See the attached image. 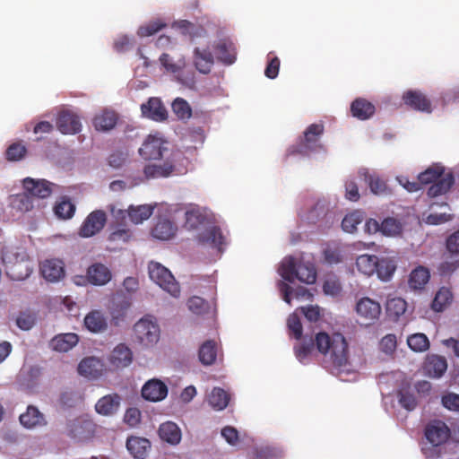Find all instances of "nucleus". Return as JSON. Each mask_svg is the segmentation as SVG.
<instances>
[{"label":"nucleus","mask_w":459,"mask_h":459,"mask_svg":"<svg viewBox=\"0 0 459 459\" xmlns=\"http://www.w3.org/2000/svg\"><path fill=\"white\" fill-rule=\"evenodd\" d=\"M183 159V154L178 150L170 152L169 156L162 164H147L143 168V174L146 179L169 178L176 170V164Z\"/></svg>","instance_id":"0eeeda50"},{"label":"nucleus","mask_w":459,"mask_h":459,"mask_svg":"<svg viewBox=\"0 0 459 459\" xmlns=\"http://www.w3.org/2000/svg\"><path fill=\"white\" fill-rule=\"evenodd\" d=\"M176 230V226L170 221L160 220L152 229V235L157 239L168 240L175 235Z\"/></svg>","instance_id":"c9c22d12"},{"label":"nucleus","mask_w":459,"mask_h":459,"mask_svg":"<svg viewBox=\"0 0 459 459\" xmlns=\"http://www.w3.org/2000/svg\"><path fill=\"white\" fill-rule=\"evenodd\" d=\"M363 221V215L361 212L355 211L347 214L342 221V228L345 232L353 233L357 230V226Z\"/></svg>","instance_id":"3c124183"},{"label":"nucleus","mask_w":459,"mask_h":459,"mask_svg":"<svg viewBox=\"0 0 459 459\" xmlns=\"http://www.w3.org/2000/svg\"><path fill=\"white\" fill-rule=\"evenodd\" d=\"M221 436L231 446H236L239 441L238 431L231 426L224 427L221 429Z\"/></svg>","instance_id":"69168bd1"},{"label":"nucleus","mask_w":459,"mask_h":459,"mask_svg":"<svg viewBox=\"0 0 459 459\" xmlns=\"http://www.w3.org/2000/svg\"><path fill=\"white\" fill-rule=\"evenodd\" d=\"M281 276L289 282L299 280L307 284H312L316 280V271L310 263L296 261L292 256L285 257L280 266Z\"/></svg>","instance_id":"7ed1b4c3"},{"label":"nucleus","mask_w":459,"mask_h":459,"mask_svg":"<svg viewBox=\"0 0 459 459\" xmlns=\"http://www.w3.org/2000/svg\"><path fill=\"white\" fill-rule=\"evenodd\" d=\"M53 183L46 179H34L31 178H26L22 180L23 189L28 193L29 195L40 199L48 197L52 192Z\"/></svg>","instance_id":"ddd939ff"},{"label":"nucleus","mask_w":459,"mask_h":459,"mask_svg":"<svg viewBox=\"0 0 459 459\" xmlns=\"http://www.w3.org/2000/svg\"><path fill=\"white\" fill-rule=\"evenodd\" d=\"M287 327L290 336L296 340H300L303 336V328L299 316L296 313H292L287 319Z\"/></svg>","instance_id":"864d4df0"},{"label":"nucleus","mask_w":459,"mask_h":459,"mask_svg":"<svg viewBox=\"0 0 459 459\" xmlns=\"http://www.w3.org/2000/svg\"><path fill=\"white\" fill-rule=\"evenodd\" d=\"M230 402V394L221 387H214L208 396V403L216 411L225 409Z\"/></svg>","instance_id":"ea45409f"},{"label":"nucleus","mask_w":459,"mask_h":459,"mask_svg":"<svg viewBox=\"0 0 459 459\" xmlns=\"http://www.w3.org/2000/svg\"><path fill=\"white\" fill-rule=\"evenodd\" d=\"M447 369L445 357L436 354L429 355L424 363L425 374L430 377L439 378Z\"/></svg>","instance_id":"4be33fe9"},{"label":"nucleus","mask_w":459,"mask_h":459,"mask_svg":"<svg viewBox=\"0 0 459 459\" xmlns=\"http://www.w3.org/2000/svg\"><path fill=\"white\" fill-rule=\"evenodd\" d=\"M117 115L111 110H104L93 118V126L98 131H109L115 127Z\"/></svg>","instance_id":"2f4dec72"},{"label":"nucleus","mask_w":459,"mask_h":459,"mask_svg":"<svg viewBox=\"0 0 459 459\" xmlns=\"http://www.w3.org/2000/svg\"><path fill=\"white\" fill-rule=\"evenodd\" d=\"M418 180L421 185L433 183L428 189L429 197H436L446 194L450 190L455 183V178L452 172L445 173V168L441 165H433L418 176Z\"/></svg>","instance_id":"f03ea898"},{"label":"nucleus","mask_w":459,"mask_h":459,"mask_svg":"<svg viewBox=\"0 0 459 459\" xmlns=\"http://www.w3.org/2000/svg\"><path fill=\"white\" fill-rule=\"evenodd\" d=\"M160 438L168 443L176 445L181 439V432L179 428L173 422L168 421L162 423L159 429Z\"/></svg>","instance_id":"f704fd0d"},{"label":"nucleus","mask_w":459,"mask_h":459,"mask_svg":"<svg viewBox=\"0 0 459 459\" xmlns=\"http://www.w3.org/2000/svg\"><path fill=\"white\" fill-rule=\"evenodd\" d=\"M133 351L125 343L117 344L108 357V362L113 369L128 367L133 362Z\"/></svg>","instance_id":"dca6fc26"},{"label":"nucleus","mask_w":459,"mask_h":459,"mask_svg":"<svg viewBox=\"0 0 459 459\" xmlns=\"http://www.w3.org/2000/svg\"><path fill=\"white\" fill-rule=\"evenodd\" d=\"M124 420L130 427H135L141 421V411L134 407L127 409L125 413Z\"/></svg>","instance_id":"e2e57ef3"},{"label":"nucleus","mask_w":459,"mask_h":459,"mask_svg":"<svg viewBox=\"0 0 459 459\" xmlns=\"http://www.w3.org/2000/svg\"><path fill=\"white\" fill-rule=\"evenodd\" d=\"M187 307L193 313L200 315L208 309L209 305L203 298L194 296L188 299Z\"/></svg>","instance_id":"13d9d810"},{"label":"nucleus","mask_w":459,"mask_h":459,"mask_svg":"<svg viewBox=\"0 0 459 459\" xmlns=\"http://www.w3.org/2000/svg\"><path fill=\"white\" fill-rule=\"evenodd\" d=\"M325 132L323 123H315L309 125L304 132L303 137H300L297 144L293 147V152L302 155H308L313 152L323 149L320 139Z\"/></svg>","instance_id":"20e7f679"},{"label":"nucleus","mask_w":459,"mask_h":459,"mask_svg":"<svg viewBox=\"0 0 459 459\" xmlns=\"http://www.w3.org/2000/svg\"><path fill=\"white\" fill-rule=\"evenodd\" d=\"M316 348L335 368L349 364L350 351L346 338L340 333L318 332L315 334Z\"/></svg>","instance_id":"f257e3e1"},{"label":"nucleus","mask_w":459,"mask_h":459,"mask_svg":"<svg viewBox=\"0 0 459 459\" xmlns=\"http://www.w3.org/2000/svg\"><path fill=\"white\" fill-rule=\"evenodd\" d=\"M399 403L402 407L408 411H412L417 406V401L415 396L409 392L401 391L398 394Z\"/></svg>","instance_id":"680f3d73"},{"label":"nucleus","mask_w":459,"mask_h":459,"mask_svg":"<svg viewBox=\"0 0 459 459\" xmlns=\"http://www.w3.org/2000/svg\"><path fill=\"white\" fill-rule=\"evenodd\" d=\"M86 277L90 283L102 286L111 280L112 274L108 266L101 263H95L87 269Z\"/></svg>","instance_id":"aec40b11"},{"label":"nucleus","mask_w":459,"mask_h":459,"mask_svg":"<svg viewBox=\"0 0 459 459\" xmlns=\"http://www.w3.org/2000/svg\"><path fill=\"white\" fill-rule=\"evenodd\" d=\"M84 325L91 333H102L108 328V319L101 311L92 310L84 317Z\"/></svg>","instance_id":"bb28decb"},{"label":"nucleus","mask_w":459,"mask_h":459,"mask_svg":"<svg viewBox=\"0 0 459 459\" xmlns=\"http://www.w3.org/2000/svg\"><path fill=\"white\" fill-rule=\"evenodd\" d=\"M199 359L205 366L212 365L217 358V344L214 341L204 342L198 352Z\"/></svg>","instance_id":"4c0bfd02"},{"label":"nucleus","mask_w":459,"mask_h":459,"mask_svg":"<svg viewBox=\"0 0 459 459\" xmlns=\"http://www.w3.org/2000/svg\"><path fill=\"white\" fill-rule=\"evenodd\" d=\"M386 310L390 316L398 317L405 312L406 302L401 298L391 299L386 303Z\"/></svg>","instance_id":"4d7b16f0"},{"label":"nucleus","mask_w":459,"mask_h":459,"mask_svg":"<svg viewBox=\"0 0 459 459\" xmlns=\"http://www.w3.org/2000/svg\"><path fill=\"white\" fill-rule=\"evenodd\" d=\"M143 117L154 121L161 122L167 119V110L159 98H150L147 102L141 105Z\"/></svg>","instance_id":"a211bd4d"},{"label":"nucleus","mask_w":459,"mask_h":459,"mask_svg":"<svg viewBox=\"0 0 459 459\" xmlns=\"http://www.w3.org/2000/svg\"><path fill=\"white\" fill-rule=\"evenodd\" d=\"M153 209V206L148 204L138 206L131 205L128 208V216L133 223L139 224L151 217Z\"/></svg>","instance_id":"a19ab883"},{"label":"nucleus","mask_w":459,"mask_h":459,"mask_svg":"<svg viewBox=\"0 0 459 459\" xmlns=\"http://www.w3.org/2000/svg\"><path fill=\"white\" fill-rule=\"evenodd\" d=\"M150 278L161 289L172 297L178 298L180 294L179 284L172 273L165 266L157 262H150L148 265Z\"/></svg>","instance_id":"39448f33"},{"label":"nucleus","mask_w":459,"mask_h":459,"mask_svg":"<svg viewBox=\"0 0 459 459\" xmlns=\"http://www.w3.org/2000/svg\"><path fill=\"white\" fill-rule=\"evenodd\" d=\"M169 152V143L160 134H149L139 149L144 160H160Z\"/></svg>","instance_id":"6e6552de"},{"label":"nucleus","mask_w":459,"mask_h":459,"mask_svg":"<svg viewBox=\"0 0 459 459\" xmlns=\"http://www.w3.org/2000/svg\"><path fill=\"white\" fill-rule=\"evenodd\" d=\"M430 278L429 269L418 266L413 269L409 277V286L413 290H422Z\"/></svg>","instance_id":"72a5a7b5"},{"label":"nucleus","mask_w":459,"mask_h":459,"mask_svg":"<svg viewBox=\"0 0 459 459\" xmlns=\"http://www.w3.org/2000/svg\"><path fill=\"white\" fill-rule=\"evenodd\" d=\"M20 422L28 429L42 426L45 424L43 414L37 407L28 406L26 412L20 415Z\"/></svg>","instance_id":"473e14b6"},{"label":"nucleus","mask_w":459,"mask_h":459,"mask_svg":"<svg viewBox=\"0 0 459 459\" xmlns=\"http://www.w3.org/2000/svg\"><path fill=\"white\" fill-rule=\"evenodd\" d=\"M103 364L94 357L83 359L78 365V372L80 375L89 378H98L101 376Z\"/></svg>","instance_id":"a878e982"},{"label":"nucleus","mask_w":459,"mask_h":459,"mask_svg":"<svg viewBox=\"0 0 459 459\" xmlns=\"http://www.w3.org/2000/svg\"><path fill=\"white\" fill-rule=\"evenodd\" d=\"M126 448L135 459H143L151 448V443L144 437H129L126 440Z\"/></svg>","instance_id":"c85d7f7f"},{"label":"nucleus","mask_w":459,"mask_h":459,"mask_svg":"<svg viewBox=\"0 0 459 459\" xmlns=\"http://www.w3.org/2000/svg\"><path fill=\"white\" fill-rule=\"evenodd\" d=\"M172 110L179 119H188L192 116V109L186 100L177 98L172 103Z\"/></svg>","instance_id":"603ef678"},{"label":"nucleus","mask_w":459,"mask_h":459,"mask_svg":"<svg viewBox=\"0 0 459 459\" xmlns=\"http://www.w3.org/2000/svg\"><path fill=\"white\" fill-rule=\"evenodd\" d=\"M356 266L359 272L370 276L377 270V256L368 254L361 255L356 259Z\"/></svg>","instance_id":"e433bc0d"},{"label":"nucleus","mask_w":459,"mask_h":459,"mask_svg":"<svg viewBox=\"0 0 459 459\" xmlns=\"http://www.w3.org/2000/svg\"><path fill=\"white\" fill-rule=\"evenodd\" d=\"M132 238V232L128 229H117L108 236V240L115 243H126Z\"/></svg>","instance_id":"052dcab7"},{"label":"nucleus","mask_w":459,"mask_h":459,"mask_svg":"<svg viewBox=\"0 0 459 459\" xmlns=\"http://www.w3.org/2000/svg\"><path fill=\"white\" fill-rule=\"evenodd\" d=\"M442 404L445 408L459 411V394L450 393L442 397Z\"/></svg>","instance_id":"0e129e2a"},{"label":"nucleus","mask_w":459,"mask_h":459,"mask_svg":"<svg viewBox=\"0 0 459 459\" xmlns=\"http://www.w3.org/2000/svg\"><path fill=\"white\" fill-rule=\"evenodd\" d=\"M323 290L326 295L337 296L341 292L342 287L338 281L328 279L324 282Z\"/></svg>","instance_id":"774afa93"},{"label":"nucleus","mask_w":459,"mask_h":459,"mask_svg":"<svg viewBox=\"0 0 459 459\" xmlns=\"http://www.w3.org/2000/svg\"><path fill=\"white\" fill-rule=\"evenodd\" d=\"M366 180L368 183V186L372 193L376 195H381L386 192V184L378 177L368 175L366 176Z\"/></svg>","instance_id":"bf43d9fd"},{"label":"nucleus","mask_w":459,"mask_h":459,"mask_svg":"<svg viewBox=\"0 0 459 459\" xmlns=\"http://www.w3.org/2000/svg\"><path fill=\"white\" fill-rule=\"evenodd\" d=\"M351 111L352 116L358 119L366 120L375 114L376 108L370 101L358 98L352 101Z\"/></svg>","instance_id":"c756f323"},{"label":"nucleus","mask_w":459,"mask_h":459,"mask_svg":"<svg viewBox=\"0 0 459 459\" xmlns=\"http://www.w3.org/2000/svg\"><path fill=\"white\" fill-rule=\"evenodd\" d=\"M166 27V23L160 21H152L149 23L139 27L137 34L141 38L150 37L159 32L161 29Z\"/></svg>","instance_id":"6e6d98bb"},{"label":"nucleus","mask_w":459,"mask_h":459,"mask_svg":"<svg viewBox=\"0 0 459 459\" xmlns=\"http://www.w3.org/2000/svg\"><path fill=\"white\" fill-rule=\"evenodd\" d=\"M136 340L144 346L156 343L160 339V328L156 322L142 318L134 325Z\"/></svg>","instance_id":"1a4fd4ad"},{"label":"nucleus","mask_w":459,"mask_h":459,"mask_svg":"<svg viewBox=\"0 0 459 459\" xmlns=\"http://www.w3.org/2000/svg\"><path fill=\"white\" fill-rule=\"evenodd\" d=\"M280 69V59L277 56L272 57L265 67L264 74L270 79H274L278 76Z\"/></svg>","instance_id":"338daca9"},{"label":"nucleus","mask_w":459,"mask_h":459,"mask_svg":"<svg viewBox=\"0 0 459 459\" xmlns=\"http://www.w3.org/2000/svg\"><path fill=\"white\" fill-rule=\"evenodd\" d=\"M27 153L26 147L21 143H12L5 152L6 160L10 161H18L25 157Z\"/></svg>","instance_id":"5fc2aeb1"},{"label":"nucleus","mask_w":459,"mask_h":459,"mask_svg":"<svg viewBox=\"0 0 459 459\" xmlns=\"http://www.w3.org/2000/svg\"><path fill=\"white\" fill-rule=\"evenodd\" d=\"M280 289L283 293V300L288 304H290V295L292 293H294V297L297 299H309L312 296L307 288L298 287L297 289L293 290L289 284L285 282L281 283Z\"/></svg>","instance_id":"a18cd8bd"},{"label":"nucleus","mask_w":459,"mask_h":459,"mask_svg":"<svg viewBox=\"0 0 459 459\" xmlns=\"http://www.w3.org/2000/svg\"><path fill=\"white\" fill-rule=\"evenodd\" d=\"M3 262L5 264L6 273L15 281H22L27 278L31 270L29 260L25 254L7 251L3 254Z\"/></svg>","instance_id":"423d86ee"},{"label":"nucleus","mask_w":459,"mask_h":459,"mask_svg":"<svg viewBox=\"0 0 459 459\" xmlns=\"http://www.w3.org/2000/svg\"><path fill=\"white\" fill-rule=\"evenodd\" d=\"M160 62L167 72L172 74L180 72L186 66V60L183 56L174 61L172 57L167 53H163L160 56Z\"/></svg>","instance_id":"49530a36"},{"label":"nucleus","mask_w":459,"mask_h":459,"mask_svg":"<svg viewBox=\"0 0 459 459\" xmlns=\"http://www.w3.org/2000/svg\"><path fill=\"white\" fill-rule=\"evenodd\" d=\"M40 273L48 281H58L65 276L64 263L59 259H48L40 264Z\"/></svg>","instance_id":"412c9836"},{"label":"nucleus","mask_w":459,"mask_h":459,"mask_svg":"<svg viewBox=\"0 0 459 459\" xmlns=\"http://www.w3.org/2000/svg\"><path fill=\"white\" fill-rule=\"evenodd\" d=\"M79 338L76 333H68L56 335L50 342L53 350L66 352L78 343Z\"/></svg>","instance_id":"7c9ffc66"},{"label":"nucleus","mask_w":459,"mask_h":459,"mask_svg":"<svg viewBox=\"0 0 459 459\" xmlns=\"http://www.w3.org/2000/svg\"><path fill=\"white\" fill-rule=\"evenodd\" d=\"M452 300V293L451 291L445 287L439 289L437 292L433 301H432V308L435 311L440 312L445 307L449 304Z\"/></svg>","instance_id":"8fccbe9b"},{"label":"nucleus","mask_w":459,"mask_h":459,"mask_svg":"<svg viewBox=\"0 0 459 459\" xmlns=\"http://www.w3.org/2000/svg\"><path fill=\"white\" fill-rule=\"evenodd\" d=\"M195 67L201 74H207L211 72L214 63L213 56L209 48H195L193 53Z\"/></svg>","instance_id":"5701e85b"},{"label":"nucleus","mask_w":459,"mask_h":459,"mask_svg":"<svg viewBox=\"0 0 459 459\" xmlns=\"http://www.w3.org/2000/svg\"><path fill=\"white\" fill-rule=\"evenodd\" d=\"M168 386L160 379L147 381L142 388V396L151 402H160L166 398Z\"/></svg>","instance_id":"f3484780"},{"label":"nucleus","mask_w":459,"mask_h":459,"mask_svg":"<svg viewBox=\"0 0 459 459\" xmlns=\"http://www.w3.org/2000/svg\"><path fill=\"white\" fill-rule=\"evenodd\" d=\"M198 241L203 245L216 248L219 252H222L223 247L226 245V238L218 226L205 228L199 233Z\"/></svg>","instance_id":"4468645a"},{"label":"nucleus","mask_w":459,"mask_h":459,"mask_svg":"<svg viewBox=\"0 0 459 459\" xmlns=\"http://www.w3.org/2000/svg\"><path fill=\"white\" fill-rule=\"evenodd\" d=\"M173 26L180 30L183 35L190 36L192 39L195 37H204L206 33L202 26H196L186 20L178 21Z\"/></svg>","instance_id":"79ce46f5"},{"label":"nucleus","mask_w":459,"mask_h":459,"mask_svg":"<svg viewBox=\"0 0 459 459\" xmlns=\"http://www.w3.org/2000/svg\"><path fill=\"white\" fill-rule=\"evenodd\" d=\"M120 403L121 397L117 394H108L97 402L95 410L100 415L110 416L117 412Z\"/></svg>","instance_id":"b1692460"},{"label":"nucleus","mask_w":459,"mask_h":459,"mask_svg":"<svg viewBox=\"0 0 459 459\" xmlns=\"http://www.w3.org/2000/svg\"><path fill=\"white\" fill-rule=\"evenodd\" d=\"M75 205L67 197H63L54 207L55 214L60 219H71L75 212Z\"/></svg>","instance_id":"37998d69"},{"label":"nucleus","mask_w":459,"mask_h":459,"mask_svg":"<svg viewBox=\"0 0 459 459\" xmlns=\"http://www.w3.org/2000/svg\"><path fill=\"white\" fill-rule=\"evenodd\" d=\"M58 130L65 134H74L81 131V122L78 116L68 111L61 112L56 119Z\"/></svg>","instance_id":"6ab92c4d"},{"label":"nucleus","mask_w":459,"mask_h":459,"mask_svg":"<svg viewBox=\"0 0 459 459\" xmlns=\"http://www.w3.org/2000/svg\"><path fill=\"white\" fill-rule=\"evenodd\" d=\"M10 206L18 212H29L33 208V199L24 190L23 193L12 195L9 197Z\"/></svg>","instance_id":"58836bf2"},{"label":"nucleus","mask_w":459,"mask_h":459,"mask_svg":"<svg viewBox=\"0 0 459 459\" xmlns=\"http://www.w3.org/2000/svg\"><path fill=\"white\" fill-rule=\"evenodd\" d=\"M380 231L385 236H396L402 233L403 225L394 218H385L379 226Z\"/></svg>","instance_id":"de8ad7c7"},{"label":"nucleus","mask_w":459,"mask_h":459,"mask_svg":"<svg viewBox=\"0 0 459 459\" xmlns=\"http://www.w3.org/2000/svg\"><path fill=\"white\" fill-rule=\"evenodd\" d=\"M424 436L433 446H439L450 438L451 430L443 420H432L425 426Z\"/></svg>","instance_id":"9d476101"},{"label":"nucleus","mask_w":459,"mask_h":459,"mask_svg":"<svg viewBox=\"0 0 459 459\" xmlns=\"http://www.w3.org/2000/svg\"><path fill=\"white\" fill-rule=\"evenodd\" d=\"M214 50L217 54V58L225 65H231L235 62L237 52L234 43L230 39H220L214 45Z\"/></svg>","instance_id":"393cba45"},{"label":"nucleus","mask_w":459,"mask_h":459,"mask_svg":"<svg viewBox=\"0 0 459 459\" xmlns=\"http://www.w3.org/2000/svg\"><path fill=\"white\" fill-rule=\"evenodd\" d=\"M106 222V212L102 210H95L83 221L79 229V235L82 238H91L99 233L104 228Z\"/></svg>","instance_id":"9b49d317"},{"label":"nucleus","mask_w":459,"mask_h":459,"mask_svg":"<svg viewBox=\"0 0 459 459\" xmlns=\"http://www.w3.org/2000/svg\"><path fill=\"white\" fill-rule=\"evenodd\" d=\"M404 104L411 109L431 113V101L420 91L409 90L403 94Z\"/></svg>","instance_id":"2eb2a0df"},{"label":"nucleus","mask_w":459,"mask_h":459,"mask_svg":"<svg viewBox=\"0 0 459 459\" xmlns=\"http://www.w3.org/2000/svg\"><path fill=\"white\" fill-rule=\"evenodd\" d=\"M300 342L294 345L293 351L297 359L300 363L306 364L307 363L312 351L316 349L315 337L305 335L300 339Z\"/></svg>","instance_id":"cd10ccee"},{"label":"nucleus","mask_w":459,"mask_h":459,"mask_svg":"<svg viewBox=\"0 0 459 459\" xmlns=\"http://www.w3.org/2000/svg\"><path fill=\"white\" fill-rule=\"evenodd\" d=\"M408 346L416 352L425 351L429 348V341L424 333H413L407 339Z\"/></svg>","instance_id":"09e8293b"},{"label":"nucleus","mask_w":459,"mask_h":459,"mask_svg":"<svg viewBox=\"0 0 459 459\" xmlns=\"http://www.w3.org/2000/svg\"><path fill=\"white\" fill-rule=\"evenodd\" d=\"M396 269V264L393 259L377 257V273L379 279L382 281H388L394 274Z\"/></svg>","instance_id":"c03bdc74"},{"label":"nucleus","mask_w":459,"mask_h":459,"mask_svg":"<svg viewBox=\"0 0 459 459\" xmlns=\"http://www.w3.org/2000/svg\"><path fill=\"white\" fill-rule=\"evenodd\" d=\"M356 312L367 325H371L379 318L381 306L369 298H362L357 302Z\"/></svg>","instance_id":"f8f14e48"}]
</instances>
